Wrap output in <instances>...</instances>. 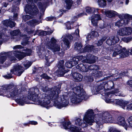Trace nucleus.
I'll return each mask as SVG.
<instances>
[{
  "instance_id": "f257e3e1",
  "label": "nucleus",
  "mask_w": 132,
  "mask_h": 132,
  "mask_svg": "<svg viewBox=\"0 0 132 132\" xmlns=\"http://www.w3.org/2000/svg\"><path fill=\"white\" fill-rule=\"evenodd\" d=\"M41 89L44 92H48L51 99L54 102V105L59 109L68 106L69 96L70 97L71 102L73 103H78L82 100L87 99L86 93L84 92L82 86H78L73 88L70 93L68 94L64 93L59 97L58 95L60 90L59 87L49 88L48 87L45 86L42 88Z\"/></svg>"
},
{
  "instance_id": "f03ea898",
  "label": "nucleus",
  "mask_w": 132,
  "mask_h": 132,
  "mask_svg": "<svg viewBox=\"0 0 132 132\" xmlns=\"http://www.w3.org/2000/svg\"><path fill=\"white\" fill-rule=\"evenodd\" d=\"M10 94L12 97L15 98V101L19 105H23L24 104H28L25 101V98L21 94V90L15 88L10 91Z\"/></svg>"
},
{
  "instance_id": "7ed1b4c3",
  "label": "nucleus",
  "mask_w": 132,
  "mask_h": 132,
  "mask_svg": "<svg viewBox=\"0 0 132 132\" xmlns=\"http://www.w3.org/2000/svg\"><path fill=\"white\" fill-rule=\"evenodd\" d=\"M113 52L112 56L115 57L119 55V57L123 58L128 56L129 54V51L125 48L121 49V47L119 45L113 46L112 49Z\"/></svg>"
},
{
  "instance_id": "20e7f679",
  "label": "nucleus",
  "mask_w": 132,
  "mask_h": 132,
  "mask_svg": "<svg viewBox=\"0 0 132 132\" xmlns=\"http://www.w3.org/2000/svg\"><path fill=\"white\" fill-rule=\"evenodd\" d=\"M99 114V118H97L98 120H96L97 123H113L115 122L112 115L108 112H103L100 113Z\"/></svg>"
},
{
  "instance_id": "39448f33",
  "label": "nucleus",
  "mask_w": 132,
  "mask_h": 132,
  "mask_svg": "<svg viewBox=\"0 0 132 132\" xmlns=\"http://www.w3.org/2000/svg\"><path fill=\"white\" fill-rule=\"evenodd\" d=\"M50 99H51L49 95L44 93L40 95L36 102L38 104L45 107L50 103Z\"/></svg>"
},
{
  "instance_id": "423d86ee",
  "label": "nucleus",
  "mask_w": 132,
  "mask_h": 132,
  "mask_svg": "<svg viewBox=\"0 0 132 132\" xmlns=\"http://www.w3.org/2000/svg\"><path fill=\"white\" fill-rule=\"evenodd\" d=\"M57 42V41L55 39L52 38L50 42H47L46 47L54 52L59 51L60 50V45L56 44Z\"/></svg>"
},
{
  "instance_id": "0eeeda50",
  "label": "nucleus",
  "mask_w": 132,
  "mask_h": 132,
  "mask_svg": "<svg viewBox=\"0 0 132 132\" xmlns=\"http://www.w3.org/2000/svg\"><path fill=\"white\" fill-rule=\"evenodd\" d=\"M39 89L37 88H32L30 90V92L28 96V98L36 102L38 99V97L39 94Z\"/></svg>"
},
{
  "instance_id": "6e6552de",
  "label": "nucleus",
  "mask_w": 132,
  "mask_h": 132,
  "mask_svg": "<svg viewBox=\"0 0 132 132\" xmlns=\"http://www.w3.org/2000/svg\"><path fill=\"white\" fill-rule=\"evenodd\" d=\"M93 116V111L92 109H89L87 111L83 119L86 123L90 125H92L94 121Z\"/></svg>"
},
{
  "instance_id": "1a4fd4ad",
  "label": "nucleus",
  "mask_w": 132,
  "mask_h": 132,
  "mask_svg": "<svg viewBox=\"0 0 132 132\" xmlns=\"http://www.w3.org/2000/svg\"><path fill=\"white\" fill-rule=\"evenodd\" d=\"M26 13L32 15H35L37 13L38 10L34 3H32L31 5L29 4L26 5L24 9Z\"/></svg>"
},
{
  "instance_id": "9d476101",
  "label": "nucleus",
  "mask_w": 132,
  "mask_h": 132,
  "mask_svg": "<svg viewBox=\"0 0 132 132\" xmlns=\"http://www.w3.org/2000/svg\"><path fill=\"white\" fill-rule=\"evenodd\" d=\"M26 52L24 53L23 52H21L18 51L16 50L14 51L13 54H15V56L18 59L21 60L26 56L30 55L32 52L31 50L30 49H26Z\"/></svg>"
},
{
  "instance_id": "9b49d317",
  "label": "nucleus",
  "mask_w": 132,
  "mask_h": 132,
  "mask_svg": "<svg viewBox=\"0 0 132 132\" xmlns=\"http://www.w3.org/2000/svg\"><path fill=\"white\" fill-rule=\"evenodd\" d=\"M13 52L14 51L12 52L9 53H6L4 52H2V54H5V56H0V64H2L4 62L6 58V56L8 55L9 56V59L11 61H15L16 59L14 56L15 54H13Z\"/></svg>"
},
{
  "instance_id": "f8f14e48",
  "label": "nucleus",
  "mask_w": 132,
  "mask_h": 132,
  "mask_svg": "<svg viewBox=\"0 0 132 132\" xmlns=\"http://www.w3.org/2000/svg\"><path fill=\"white\" fill-rule=\"evenodd\" d=\"M79 61L83 60L84 62L89 63H93L95 62L96 57L93 55L89 54L86 57L82 55L79 56L77 57Z\"/></svg>"
},
{
  "instance_id": "ddd939ff",
  "label": "nucleus",
  "mask_w": 132,
  "mask_h": 132,
  "mask_svg": "<svg viewBox=\"0 0 132 132\" xmlns=\"http://www.w3.org/2000/svg\"><path fill=\"white\" fill-rule=\"evenodd\" d=\"M117 34L122 36L131 35L132 34V28L130 27H127L122 28L118 31Z\"/></svg>"
},
{
  "instance_id": "4468645a",
  "label": "nucleus",
  "mask_w": 132,
  "mask_h": 132,
  "mask_svg": "<svg viewBox=\"0 0 132 132\" xmlns=\"http://www.w3.org/2000/svg\"><path fill=\"white\" fill-rule=\"evenodd\" d=\"M88 69L94 70L92 75V76L95 77V78L101 76L102 75V72L97 70L98 69V67L97 65H93L88 67Z\"/></svg>"
},
{
  "instance_id": "2eb2a0df",
  "label": "nucleus",
  "mask_w": 132,
  "mask_h": 132,
  "mask_svg": "<svg viewBox=\"0 0 132 132\" xmlns=\"http://www.w3.org/2000/svg\"><path fill=\"white\" fill-rule=\"evenodd\" d=\"M24 71L23 68L21 65L17 64L14 66L13 69L11 70V72L12 74L17 75L20 76Z\"/></svg>"
},
{
  "instance_id": "dca6fc26",
  "label": "nucleus",
  "mask_w": 132,
  "mask_h": 132,
  "mask_svg": "<svg viewBox=\"0 0 132 132\" xmlns=\"http://www.w3.org/2000/svg\"><path fill=\"white\" fill-rule=\"evenodd\" d=\"M64 61L61 60L59 62L58 65V69L57 71L58 75L60 77L63 76L65 73L68 72L64 70Z\"/></svg>"
},
{
  "instance_id": "f3484780",
  "label": "nucleus",
  "mask_w": 132,
  "mask_h": 132,
  "mask_svg": "<svg viewBox=\"0 0 132 132\" xmlns=\"http://www.w3.org/2000/svg\"><path fill=\"white\" fill-rule=\"evenodd\" d=\"M119 17L120 18H122L123 17H124L122 20L123 21V24L125 25L128 24L130 20L132 19V16L128 14H120L119 15Z\"/></svg>"
},
{
  "instance_id": "a211bd4d",
  "label": "nucleus",
  "mask_w": 132,
  "mask_h": 132,
  "mask_svg": "<svg viewBox=\"0 0 132 132\" xmlns=\"http://www.w3.org/2000/svg\"><path fill=\"white\" fill-rule=\"evenodd\" d=\"M119 40V38L117 37L112 36L110 37L106 41V43L109 45H113L117 43Z\"/></svg>"
},
{
  "instance_id": "6ab92c4d",
  "label": "nucleus",
  "mask_w": 132,
  "mask_h": 132,
  "mask_svg": "<svg viewBox=\"0 0 132 132\" xmlns=\"http://www.w3.org/2000/svg\"><path fill=\"white\" fill-rule=\"evenodd\" d=\"M115 122L113 123H117L118 124L124 126L126 125V122L125 118L121 116L116 118L115 119H114Z\"/></svg>"
},
{
  "instance_id": "aec40b11",
  "label": "nucleus",
  "mask_w": 132,
  "mask_h": 132,
  "mask_svg": "<svg viewBox=\"0 0 132 132\" xmlns=\"http://www.w3.org/2000/svg\"><path fill=\"white\" fill-rule=\"evenodd\" d=\"M12 86L5 85L0 87V95H6L5 94H7L8 91L11 88H12Z\"/></svg>"
},
{
  "instance_id": "412c9836",
  "label": "nucleus",
  "mask_w": 132,
  "mask_h": 132,
  "mask_svg": "<svg viewBox=\"0 0 132 132\" xmlns=\"http://www.w3.org/2000/svg\"><path fill=\"white\" fill-rule=\"evenodd\" d=\"M114 103H116L122 106V107L123 109H125V107L128 104L127 102L124 101L122 100H114Z\"/></svg>"
},
{
  "instance_id": "4be33fe9",
  "label": "nucleus",
  "mask_w": 132,
  "mask_h": 132,
  "mask_svg": "<svg viewBox=\"0 0 132 132\" xmlns=\"http://www.w3.org/2000/svg\"><path fill=\"white\" fill-rule=\"evenodd\" d=\"M101 18L100 15L98 14L95 15L92 17L91 21L93 25L96 26L97 23V20H101Z\"/></svg>"
},
{
  "instance_id": "5701e85b",
  "label": "nucleus",
  "mask_w": 132,
  "mask_h": 132,
  "mask_svg": "<svg viewBox=\"0 0 132 132\" xmlns=\"http://www.w3.org/2000/svg\"><path fill=\"white\" fill-rule=\"evenodd\" d=\"M111 94H113L116 96H124L125 95L122 93L118 89H115L114 91H112L110 92H109L106 94V95L109 96Z\"/></svg>"
},
{
  "instance_id": "b1692460",
  "label": "nucleus",
  "mask_w": 132,
  "mask_h": 132,
  "mask_svg": "<svg viewBox=\"0 0 132 132\" xmlns=\"http://www.w3.org/2000/svg\"><path fill=\"white\" fill-rule=\"evenodd\" d=\"M105 13L106 15L109 18H111L116 15H118V16L119 15L117 12L112 10L106 11Z\"/></svg>"
},
{
  "instance_id": "393cba45",
  "label": "nucleus",
  "mask_w": 132,
  "mask_h": 132,
  "mask_svg": "<svg viewBox=\"0 0 132 132\" xmlns=\"http://www.w3.org/2000/svg\"><path fill=\"white\" fill-rule=\"evenodd\" d=\"M4 25L6 27L9 26L11 28H12L15 26V23L9 20H5L2 22Z\"/></svg>"
},
{
  "instance_id": "a878e982",
  "label": "nucleus",
  "mask_w": 132,
  "mask_h": 132,
  "mask_svg": "<svg viewBox=\"0 0 132 132\" xmlns=\"http://www.w3.org/2000/svg\"><path fill=\"white\" fill-rule=\"evenodd\" d=\"M73 77L76 81H80L82 80L83 76L78 73L75 72L73 73Z\"/></svg>"
},
{
  "instance_id": "bb28decb",
  "label": "nucleus",
  "mask_w": 132,
  "mask_h": 132,
  "mask_svg": "<svg viewBox=\"0 0 132 132\" xmlns=\"http://www.w3.org/2000/svg\"><path fill=\"white\" fill-rule=\"evenodd\" d=\"M87 67V65H85L82 64H80L77 65L76 67V68L79 69L81 71L86 72L88 71Z\"/></svg>"
},
{
  "instance_id": "cd10ccee",
  "label": "nucleus",
  "mask_w": 132,
  "mask_h": 132,
  "mask_svg": "<svg viewBox=\"0 0 132 132\" xmlns=\"http://www.w3.org/2000/svg\"><path fill=\"white\" fill-rule=\"evenodd\" d=\"M94 46L90 45H86L84 47V49L82 51H81V53H84L85 52H91L93 50H94ZM94 52H95L94 51Z\"/></svg>"
},
{
  "instance_id": "c85d7f7f",
  "label": "nucleus",
  "mask_w": 132,
  "mask_h": 132,
  "mask_svg": "<svg viewBox=\"0 0 132 132\" xmlns=\"http://www.w3.org/2000/svg\"><path fill=\"white\" fill-rule=\"evenodd\" d=\"M79 30L78 29H77L76 30L75 32V34H72V35H68L67 36V37L70 40H71L73 39V36L77 38L79 37Z\"/></svg>"
},
{
  "instance_id": "c756f323",
  "label": "nucleus",
  "mask_w": 132,
  "mask_h": 132,
  "mask_svg": "<svg viewBox=\"0 0 132 132\" xmlns=\"http://www.w3.org/2000/svg\"><path fill=\"white\" fill-rule=\"evenodd\" d=\"M62 41L63 42V44L66 46L67 49L69 48L70 43L67 38V37L63 36L62 37Z\"/></svg>"
},
{
  "instance_id": "7c9ffc66",
  "label": "nucleus",
  "mask_w": 132,
  "mask_h": 132,
  "mask_svg": "<svg viewBox=\"0 0 132 132\" xmlns=\"http://www.w3.org/2000/svg\"><path fill=\"white\" fill-rule=\"evenodd\" d=\"M109 2H111L112 0H107ZM98 5L101 7H103L106 5V0H98Z\"/></svg>"
},
{
  "instance_id": "2f4dec72",
  "label": "nucleus",
  "mask_w": 132,
  "mask_h": 132,
  "mask_svg": "<svg viewBox=\"0 0 132 132\" xmlns=\"http://www.w3.org/2000/svg\"><path fill=\"white\" fill-rule=\"evenodd\" d=\"M39 23V22L38 20L34 19L29 21L28 22V24L32 26H36Z\"/></svg>"
},
{
  "instance_id": "473e14b6",
  "label": "nucleus",
  "mask_w": 132,
  "mask_h": 132,
  "mask_svg": "<svg viewBox=\"0 0 132 132\" xmlns=\"http://www.w3.org/2000/svg\"><path fill=\"white\" fill-rule=\"evenodd\" d=\"M74 45L75 50H80V52H81V51H82V50H81V48L82 46L80 43H76Z\"/></svg>"
},
{
  "instance_id": "72a5a7b5",
  "label": "nucleus",
  "mask_w": 132,
  "mask_h": 132,
  "mask_svg": "<svg viewBox=\"0 0 132 132\" xmlns=\"http://www.w3.org/2000/svg\"><path fill=\"white\" fill-rule=\"evenodd\" d=\"M86 11L89 14H93L95 12V10L94 8H91L89 7H87L86 8Z\"/></svg>"
},
{
  "instance_id": "f704fd0d",
  "label": "nucleus",
  "mask_w": 132,
  "mask_h": 132,
  "mask_svg": "<svg viewBox=\"0 0 132 132\" xmlns=\"http://www.w3.org/2000/svg\"><path fill=\"white\" fill-rule=\"evenodd\" d=\"M65 2L66 4V6L67 9H69L72 4V0H66L65 1Z\"/></svg>"
},
{
  "instance_id": "c9c22d12",
  "label": "nucleus",
  "mask_w": 132,
  "mask_h": 132,
  "mask_svg": "<svg viewBox=\"0 0 132 132\" xmlns=\"http://www.w3.org/2000/svg\"><path fill=\"white\" fill-rule=\"evenodd\" d=\"M128 123V126L129 127L132 128V116L128 118L127 120Z\"/></svg>"
},
{
  "instance_id": "e433bc0d",
  "label": "nucleus",
  "mask_w": 132,
  "mask_h": 132,
  "mask_svg": "<svg viewBox=\"0 0 132 132\" xmlns=\"http://www.w3.org/2000/svg\"><path fill=\"white\" fill-rule=\"evenodd\" d=\"M83 122V121L80 119L78 118L75 121V123L76 125L81 126Z\"/></svg>"
},
{
  "instance_id": "4c0bfd02",
  "label": "nucleus",
  "mask_w": 132,
  "mask_h": 132,
  "mask_svg": "<svg viewBox=\"0 0 132 132\" xmlns=\"http://www.w3.org/2000/svg\"><path fill=\"white\" fill-rule=\"evenodd\" d=\"M37 5L40 9L43 10V9H45V7L46 5V4L45 3L44 4V3L38 2V3Z\"/></svg>"
},
{
  "instance_id": "58836bf2",
  "label": "nucleus",
  "mask_w": 132,
  "mask_h": 132,
  "mask_svg": "<svg viewBox=\"0 0 132 132\" xmlns=\"http://www.w3.org/2000/svg\"><path fill=\"white\" fill-rule=\"evenodd\" d=\"M73 63L72 61H68L65 63V65L67 67L70 68L74 66Z\"/></svg>"
},
{
  "instance_id": "ea45409f",
  "label": "nucleus",
  "mask_w": 132,
  "mask_h": 132,
  "mask_svg": "<svg viewBox=\"0 0 132 132\" xmlns=\"http://www.w3.org/2000/svg\"><path fill=\"white\" fill-rule=\"evenodd\" d=\"M106 37H102L100 40L98 41L97 44V46H100L102 44L103 42L106 40Z\"/></svg>"
},
{
  "instance_id": "a19ab883",
  "label": "nucleus",
  "mask_w": 132,
  "mask_h": 132,
  "mask_svg": "<svg viewBox=\"0 0 132 132\" xmlns=\"http://www.w3.org/2000/svg\"><path fill=\"white\" fill-rule=\"evenodd\" d=\"M32 17V16L28 15H23L22 17L23 20L25 21L31 19Z\"/></svg>"
},
{
  "instance_id": "79ce46f5",
  "label": "nucleus",
  "mask_w": 132,
  "mask_h": 132,
  "mask_svg": "<svg viewBox=\"0 0 132 132\" xmlns=\"http://www.w3.org/2000/svg\"><path fill=\"white\" fill-rule=\"evenodd\" d=\"M123 21L121 20L116 22L115 23V25L119 27L122 26L123 24Z\"/></svg>"
},
{
  "instance_id": "37998d69",
  "label": "nucleus",
  "mask_w": 132,
  "mask_h": 132,
  "mask_svg": "<svg viewBox=\"0 0 132 132\" xmlns=\"http://www.w3.org/2000/svg\"><path fill=\"white\" fill-rule=\"evenodd\" d=\"M20 32V31L19 30H14L11 32V34L14 36L18 35Z\"/></svg>"
},
{
  "instance_id": "c03bdc74",
  "label": "nucleus",
  "mask_w": 132,
  "mask_h": 132,
  "mask_svg": "<svg viewBox=\"0 0 132 132\" xmlns=\"http://www.w3.org/2000/svg\"><path fill=\"white\" fill-rule=\"evenodd\" d=\"M79 61V60L77 57H73V58L72 61V62L73 63V64L74 66L78 64V62Z\"/></svg>"
},
{
  "instance_id": "a18cd8bd",
  "label": "nucleus",
  "mask_w": 132,
  "mask_h": 132,
  "mask_svg": "<svg viewBox=\"0 0 132 132\" xmlns=\"http://www.w3.org/2000/svg\"><path fill=\"white\" fill-rule=\"evenodd\" d=\"M40 76L44 79H49L50 78V77L48 76L46 73H43L40 75Z\"/></svg>"
},
{
  "instance_id": "49530a36",
  "label": "nucleus",
  "mask_w": 132,
  "mask_h": 132,
  "mask_svg": "<svg viewBox=\"0 0 132 132\" xmlns=\"http://www.w3.org/2000/svg\"><path fill=\"white\" fill-rule=\"evenodd\" d=\"M73 23H70L69 22H67L66 24V26L68 29H71V26H73Z\"/></svg>"
},
{
  "instance_id": "de8ad7c7",
  "label": "nucleus",
  "mask_w": 132,
  "mask_h": 132,
  "mask_svg": "<svg viewBox=\"0 0 132 132\" xmlns=\"http://www.w3.org/2000/svg\"><path fill=\"white\" fill-rule=\"evenodd\" d=\"M91 35L94 37H96L98 36V34L97 31L94 30L92 31Z\"/></svg>"
},
{
  "instance_id": "09e8293b",
  "label": "nucleus",
  "mask_w": 132,
  "mask_h": 132,
  "mask_svg": "<svg viewBox=\"0 0 132 132\" xmlns=\"http://www.w3.org/2000/svg\"><path fill=\"white\" fill-rule=\"evenodd\" d=\"M104 88V84H101L98 86L97 88V91H99L100 90L103 89Z\"/></svg>"
},
{
  "instance_id": "8fccbe9b",
  "label": "nucleus",
  "mask_w": 132,
  "mask_h": 132,
  "mask_svg": "<svg viewBox=\"0 0 132 132\" xmlns=\"http://www.w3.org/2000/svg\"><path fill=\"white\" fill-rule=\"evenodd\" d=\"M114 100H113L112 99H110L109 98H106L105 101L106 102L108 103H114Z\"/></svg>"
},
{
  "instance_id": "3c124183",
  "label": "nucleus",
  "mask_w": 132,
  "mask_h": 132,
  "mask_svg": "<svg viewBox=\"0 0 132 132\" xmlns=\"http://www.w3.org/2000/svg\"><path fill=\"white\" fill-rule=\"evenodd\" d=\"M4 37H5V36L3 35L2 34V33H0V45H1L2 44V38H5Z\"/></svg>"
},
{
  "instance_id": "603ef678",
  "label": "nucleus",
  "mask_w": 132,
  "mask_h": 132,
  "mask_svg": "<svg viewBox=\"0 0 132 132\" xmlns=\"http://www.w3.org/2000/svg\"><path fill=\"white\" fill-rule=\"evenodd\" d=\"M125 39V42L127 43H128L132 40V37H127Z\"/></svg>"
},
{
  "instance_id": "864d4df0",
  "label": "nucleus",
  "mask_w": 132,
  "mask_h": 132,
  "mask_svg": "<svg viewBox=\"0 0 132 132\" xmlns=\"http://www.w3.org/2000/svg\"><path fill=\"white\" fill-rule=\"evenodd\" d=\"M126 109L128 110H132V103L127 106Z\"/></svg>"
},
{
  "instance_id": "5fc2aeb1",
  "label": "nucleus",
  "mask_w": 132,
  "mask_h": 132,
  "mask_svg": "<svg viewBox=\"0 0 132 132\" xmlns=\"http://www.w3.org/2000/svg\"><path fill=\"white\" fill-rule=\"evenodd\" d=\"M31 64L32 63L31 62H29L28 64L24 65V67L26 69H27L29 67L31 66Z\"/></svg>"
},
{
  "instance_id": "6e6d98bb",
  "label": "nucleus",
  "mask_w": 132,
  "mask_h": 132,
  "mask_svg": "<svg viewBox=\"0 0 132 132\" xmlns=\"http://www.w3.org/2000/svg\"><path fill=\"white\" fill-rule=\"evenodd\" d=\"M29 124H30L32 125H35L37 124L38 123L36 121H30L29 123Z\"/></svg>"
},
{
  "instance_id": "4d7b16f0",
  "label": "nucleus",
  "mask_w": 132,
  "mask_h": 132,
  "mask_svg": "<svg viewBox=\"0 0 132 132\" xmlns=\"http://www.w3.org/2000/svg\"><path fill=\"white\" fill-rule=\"evenodd\" d=\"M5 77L7 79H10L12 77V76L11 75L9 74L5 76Z\"/></svg>"
},
{
  "instance_id": "13d9d810",
  "label": "nucleus",
  "mask_w": 132,
  "mask_h": 132,
  "mask_svg": "<svg viewBox=\"0 0 132 132\" xmlns=\"http://www.w3.org/2000/svg\"><path fill=\"white\" fill-rule=\"evenodd\" d=\"M22 48V46L21 45H17L14 46L13 47L14 49L16 48Z\"/></svg>"
},
{
  "instance_id": "bf43d9fd",
  "label": "nucleus",
  "mask_w": 132,
  "mask_h": 132,
  "mask_svg": "<svg viewBox=\"0 0 132 132\" xmlns=\"http://www.w3.org/2000/svg\"><path fill=\"white\" fill-rule=\"evenodd\" d=\"M53 32V31L52 30L50 31H44L43 32L44 33V34H46V35L48 34H50L52 33Z\"/></svg>"
},
{
  "instance_id": "052dcab7",
  "label": "nucleus",
  "mask_w": 132,
  "mask_h": 132,
  "mask_svg": "<svg viewBox=\"0 0 132 132\" xmlns=\"http://www.w3.org/2000/svg\"><path fill=\"white\" fill-rule=\"evenodd\" d=\"M127 84L132 87V80H130L127 82Z\"/></svg>"
},
{
  "instance_id": "680f3d73",
  "label": "nucleus",
  "mask_w": 132,
  "mask_h": 132,
  "mask_svg": "<svg viewBox=\"0 0 132 132\" xmlns=\"http://www.w3.org/2000/svg\"><path fill=\"white\" fill-rule=\"evenodd\" d=\"M65 12V11L64 10H63V9H61V10H60L59 11V13H60V15L61 16L63 14V12Z\"/></svg>"
},
{
  "instance_id": "e2e57ef3",
  "label": "nucleus",
  "mask_w": 132,
  "mask_h": 132,
  "mask_svg": "<svg viewBox=\"0 0 132 132\" xmlns=\"http://www.w3.org/2000/svg\"><path fill=\"white\" fill-rule=\"evenodd\" d=\"M52 19L51 17H48L47 18H46V19L47 21H50L52 20Z\"/></svg>"
},
{
  "instance_id": "0e129e2a",
  "label": "nucleus",
  "mask_w": 132,
  "mask_h": 132,
  "mask_svg": "<svg viewBox=\"0 0 132 132\" xmlns=\"http://www.w3.org/2000/svg\"><path fill=\"white\" fill-rule=\"evenodd\" d=\"M110 132H117L116 131L112 128L110 129Z\"/></svg>"
},
{
  "instance_id": "69168bd1",
  "label": "nucleus",
  "mask_w": 132,
  "mask_h": 132,
  "mask_svg": "<svg viewBox=\"0 0 132 132\" xmlns=\"http://www.w3.org/2000/svg\"><path fill=\"white\" fill-rule=\"evenodd\" d=\"M64 54V53L63 52V51H62L61 52V53H59L58 54L59 55H60V56H62Z\"/></svg>"
},
{
  "instance_id": "338daca9",
  "label": "nucleus",
  "mask_w": 132,
  "mask_h": 132,
  "mask_svg": "<svg viewBox=\"0 0 132 132\" xmlns=\"http://www.w3.org/2000/svg\"><path fill=\"white\" fill-rule=\"evenodd\" d=\"M18 15V14L17 13H15L13 15V17L14 18V20H15L16 19V18L17 17V16Z\"/></svg>"
},
{
  "instance_id": "774afa93",
  "label": "nucleus",
  "mask_w": 132,
  "mask_h": 132,
  "mask_svg": "<svg viewBox=\"0 0 132 132\" xmlns=\"http://www.w3.org/2000/svg\"><path fill=\"white\" fill-rule=\"evenodd\" d=\"M45 59L47 62H51V60H50L49 59V60L48 59V57H46Z\"/></svg>"
}]
</instances>
